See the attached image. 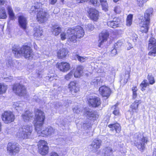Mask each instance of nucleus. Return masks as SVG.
I'll list each match as a JSON object with an SVG mask.
<instances>
[{"mask_svg": "<svg viewBox=\"0 0 156 156\" xmlns=\"http://www.w3.org/2000/svg\"><path fill=\"white\" fill-rule=\"evenodd\" d=\"M68 53L67 49L62 48L60 49L57 53V56L59 58L62 59L65 57Z\"/></svg>", "mask_w": 156, "mask_h": 156, "instance_id": "nucleus-22", "label": "nucleus"}, {"mask_svg": "<svg viewBox=\"0 0 156 156\" xmlns=\"http://www.w3.org/2000/svg\"><path fill=\"white\" fill-rule=\"evenodd\" d=\"M23 102L19 101L14 102L12 105L13 108H15L18 111L23 110Z\"/></svg>", "mask_w": 156, "mask_h": 156, "instance_id": "nucleus-26", "label": "nucleus"}, {"mask_svg": "<svg viewBox=\"0 0 156 156\" xmlns=\"http://www.w3.org/2000/svg\"><path fill=\"white\" fill-rule=\"evenodd\" d=\"M9 18L10 20H14L15 19V15L14 12L12 13H11L9 14Z\"/></svg>", "mask_w": 156, "mask_h": 156, "instance_id": "nucleus-57", "label": "nucleus"}, {"mask_svg": "<svg viewBox=\"0 0 156 156\" xmlns=\"http://www.w3.org/2000/svg\"><path fill=\"white\" fill-rule=\"evenodd\" d=\"M69 88L70 91L73 96L75 95L76 93L79 90V88L76 86V83L75 81L70 82L69 85Z\"/></svg>", "mask_w": 156, "mask_h": 156, "instance_id": "nucleus-19", "label": "nucleus"}, {"mask_svg": "<svg viewBox=\"0 0 156 156\" xmlns=\"http://www.w3.org/2000/svg\"><path fill=\"white\" fill-rule=\"evenodd\" d=\"M114 11L116 13H119L121 12L120 7L119 6L115 7L114 8Z\"/></svg>", "mask_w": 156, "mask_h": 156, "instance_id": "nucleus-51", "label": "nucleus"}, {"mask_svg": "<svg viewBox=\"0 0 156 156\" xmlns=\"http://www.w3.org/2000/svg\"><path fill=\"white\" fill-rule=\"evenodd\" d=\"M147 141V138L144 137L140 133H136L135 135V146L140 150L142 151L145 149V144Z\"/></svg>", "mask_w": 156, "mask_h": 156, "instance_id": "nucleus-5", "label": "nucleus"}, {"mask_svg": "<svg viewBox=\"0 0 156 156\" xmlns=\"http://www.w3.org/2000/svg\"><path fill=\"white\" fill-rule=\"evenodd\" d=\"M50 4L54 5L56 2L57 0H48Z\"/></svg>", "mask_w": 156, "mask_h": 156, "instance_id": "nucleus-59", "label": "nucleus"}, {"mask_svg": "<svg viewBox=\"0 0 156 156\" xmlns=\"http://www.w3.org/2000/svg\"><path fill=\"white\" fill-rule=\"evenodd\" d=\"M84 67L82 66H78L76 70L75 71L74 73V75L75 77H80L83 73V69Z\"/></svg>", "mask_w": 156, "mask_h": 156, "instance_id": "nucleus-25", "label": "nucleus"}, {"mask_svg": "<svg viewBox=\"0 0 156 156\" xmlns=\"http://www.w3.org/2000/svg\"><path fill=\"white\" fill-rule=\"evenodd\" d=\"M7 17L5 10L3 8L0 9V19H5Z\"/></svg>", "mask_w": 156, "mask_h": 156, "instance_id": "nucleus-35", "label": "nucleus"}, {"mask_svg": "<svg viewBox=\"0 0 156 156\" xmlns=\"http://www.w3.org/2000/svg\"><path fill=\"white\" fill-rule=\"evenodd\" d=\"M149 85V83L147 82L146 80H144L140 84V86L141 87V90L143 91L145 90V88Z\"/></svg>", "mask_w": 156, "mask_h": 156, "instance_id": "nucleus-34", "label": "nucleus"}, {"mask_svg": "<svg viewBox=\"0 0 156 156\" xmlns=\"http://www.w3.org/2000/svg\"><path fill=\"white\" fill-rule=\"evenodd\" d=\"M109 35V33L107 31H103L101 33L99 34V39L98 40L99 44L98 45L99 47H101L102 43L107 40Z\"/></svg>", "mask_w": 156, "mask_h": 156, "instance_id": "nucleus-13", "label": "nucleus"}, {"mask_svg": "<svg viewBox=\"0 0 156 156\" xmlns=\"http://www.w3.org/2000/svg\"><path fill=\"white\" fill-rule=\"evenodd\" d=\"M77 38L75 35V34L73 33H70L68 39V41L70 42H74L76 41V39Z\"/></svg>", "mask_w": 156, "mask_h": 156, "instance_id": "nucleus-37", "label": "nucleus"}, {"mask_svg": "<svg viewBox=\"0 0 156 156\" xmlns=\"http://www.w3.org/2000/svg\"><path fill=\"white\" fill-rule=\"evenodd\" d=\"M66 119L61 120L58 119L57 122V124L61 126H65L66 125Z\"/></svg>", "mask_w": 156, "mask_h": 156, "instance_id": "nucleus-45", "label": "nucleus"}, {"mask_svg": "<svg viewBox=\"0 0 156 156\" xmlns=\"http://www.w3.org/2000/svg\"><path fill=\"white\" fill-rule=\"evenodd\" d=\"M86 114L90 118H91L94 120H96L98 117V115L96 112H90L88 110L86 111Z\"/></svg>", "mask_w": 156, "mask_h": 156, "instance_id": "nucleus-28", "label": "nucleus"}, {"mask_svg": "<svg viewBox=\"0 0 156 156\" xmlns=\"http://www.w3.org/2000/svg\"><path fill=\"white\" fill-rule=\"evenodd\" d=\"M89 17L90 18L94 21L97 20L98 18L99 13L97 10L91 8L88 12Z\"/></svg>", "mask_w": 156, "mask_h": 156, "instance_id": "nucleus-17", "label": "nucleus"}, {"mask_svg": "<svg viewBox=\"0 0 156 156\" xmlns=\"http://www.w3.org/2000/svg\"><path fill=\"white\" fill-rule=\"evenodd\" d=\"M48 14L43 10L37 12V20L40 23H43L45 22L47 20Z\"/></svg>", "mask_w": 156, "mask_h": 156, "instance_id": "nucleus-12", "label": "nucleus"}, {"mask_svg": "<svg viewBox=\"0 0 156 156\" xmlns=\"http://www.w3.org/2000/svg\"><path fill=\"white\" fill-rule=\"evenodd\" d=\"M89 102L93 107H96L100 105L101 104V101L99 98L93 97L90 98Z\"/></svg>", "mask_w": 156, "mask_h": 156, "instance_id": "nucleus-18", "label": "nucleus"}, {"mask_svg": "<svg viewBox=\"0 0 156 156\" xmlns=\"http://www.w3.org/2000/svg\"><path fill=\"white\" fill-rule=\"evenodd\" d=\"M137 96V94L136 93V92H133V99H135Z\"/></svg>", "mask_w": 156, "mask_h": 156, "instance_id": "nucleus-62", "label": "nucleus"}, {"mask_svg": "<svg viewBox=\"0 0 156 156\" xmlns=\"http://www.w3.org/2000/svg\"><path fill=\"white\" fill-rule=\"evenodd\" d=\"M38 151L42 155H45L48 152V147L47 143L44 140H41L38 144Z\"/></svg>", "mask_w": 156, "mask_h": 156, "instance_id": "nucleus-9", "label": "nucleus"}, {"mask_svg": "<svg viewBox=\"0 0 156 156\" xmlns=\"http://www.w3.org/2000/svg\"><path fill=\"white\" fill-rule=\"evenodd\" d=\"M82 108L81 107H76L73 108V111L74 113L79 114L82 111Z\"/></svg>", "mask_w": 156, "mask_h": 156, "instance_id": "nucleus-46", "label": "nucleus"}, {"mask_svg": "<svg viewBox=\"0 0 156 156\" xmlns=\"http://www.w3.org/2000/svg\"><path fill=\"white\" fill-rule=\"evenodd\" d=\"M71 33L75 34V35L77 38H80L82 37L84 34V32L82 27L80 26H77L74 29H69L68 30V34Z\"/></svg>", "mask_w": 156, "mask_h": 156, "instance_id": "nucleus-11", "label": "nucleus"}, {"mask_svg": "<svg viewBox=\"0 0 156 156\" xmlns=\"http://www.w3.org/2000/svg\"><path fill=\"white\" fill-rule=\"evenodd\" d=\"M118 103H117L112 107V109L113 110V113L115 115H119L120 114L119 108L118 107Z\"/></svg>", "mask_w": 156, "mask_h": 156, "instance_id": "nucleus-33", "label": "nucleus"}, {"mask_svg": "<svg viewBox=\"0 0 156 156\" xmlns=\"http://www.w3.org/2000/svg\"><path fill=\"white\" fill-rule=\"evenodd\" d=\"M100 94L103 97H108L111 93V90L109 88L106 86H102L99 89Z\"/></svg>", "mask_w": 156, "mask_h": 156, "instance_id": "nucleus-16", "label": "nucleus"}, {"mask_svg": "<svg viewBox=\"0 0 156 156\" xmlns=\"http://www.w3.org/2000/svg\"><path fill=\"white\" fill-rule=\"evenodd\" d=\"M68 30H67L66 32H62L60 35L61 38L62 40H65L67 37H68L70 35V33L68 34L67 33Z\"/></svg>", "mask_w": 156, "mask_h": 156, "instance_id": "nucleus-39", "label": "nucleus"}, {"mask_svg": "<svg viewBox=\"0 0 156 156\" xmlns=\"http://www.w3.org/2000/svg\"><path fill=\"white\" fill-rule=\"evenodd\" d=\"M139 102V101L136 100L131 105L130 108L132 109L133 111L136 110L137 109L139 103H140Z\"/></svg>", "mask_w": 156, "mask_h": 156, "instance_id": "nucleus-36", "label": "nucleus"}, {"mask_svg": "<svg viewBox=\"0 0 156 156\" xmlns=\"http://www.w3.org/2000/svg\"><path fill=\"white\" fill-rule=\"evenodd\" d=\"M76 57L78 60L81 62H84L88 59V58L85 56H82L77 55Z\"/></svg>", "mask_w": 156, "mask_h": 156, "instance_id": "nucleus-41", "label": "nucleus"}, {"mask_svg": "<svg viewBox=\"0 0 156 156\" xmlns=\"http://www.w3.org/2000/svg\"><path fill=\"white\" fill-rule=\"evenodd\" d=\"M100 1L103 9L106 11L108 7V4L106 0H100Z\"/></svg>", "mask_w": 156, "mask_h": 156, "instance_id": "nucleus-40", "label": "nucleus"}, {"mask_svg": "<svg viewBox=\"0 0 156 156\" xmlns=\"http://www.w3.org/2000/svg\"><path fill=\"white\" fill-rule=\"evenodd\" d=\"M33 130L31 124L23 126L19 128L17 133V136L18 138L23 139L30 138L31 136Z\"/></svg>", "mask_w": 156, "mask_h": 156, "instance_id": "nucleus-4", "label": "nucleus"}, {"mask_svg": "<svg viewBox=\"0 0 156 156\" xmlns=\"http://www.w3.org/2000/svg\"><path fill=\"white\" fill-rule=\"evenodd\" d=\"M85 27L87 29L89 30H93L94 29V26L90 23L86 25Z\"/></svg>", "mask_w": 156, "mask_h": 156, "instance_id": "nucleus-50", "label": "nucleus"}, {"mask_svg": "<svg viewBox=\"0 0 156 156\" xmlns=\"http://www.w3.org/2000/svg\"><path fill=\"white\" fill-rule=\"evenodd\" d=\"M18 22L20 27L25 29L26 28L27 24L26 18L23 16H20L18 18Z\"/></svg>", "mask_w": 156, "mask_h": 156, "instance_id": "nucleus-23", "label": "nucleus"}, {"mask_svg": "<svg viewBox=\"0 0 156 156\" xmlns=\"http://www.w3.org/2000/svg\"><path fill=\"white\" fill-rule=\"evenodd\" d=\"M137 4L140 7H142L144 4L146 2V0H137Z\"/></svg>", "mask_w": 156, "mask_h": 156, "instance_id": "nucleus-47", "label": "nucleus"}, {"mask_svg": "<svg viewBox=\"0 0 156 156\" xmlns=\"http://www.w3.org/2000/svg\"><path fill=\"white\" fill-rule=\"evenodd\" d=\"M12 90L15 94L20 96H24L26 95L27 93L25 87L20 84H16L14 85Z\"/></svg>", "mask_w": 156, "mask_h": 156, "instance_id": "nucleus-8", "label": "nucleus"}, {"mask_svg": "<svg viewBox=\"0 0 156 156\" xmlns=\"http://www.w3.org/2000/svg\"><path fill=\"white\" fill-rule=\"evenodd\" d=\"M90 2L93 4L94 6H96L98 5L97 0H89Z\"/></svg>", "mask_w": 156, "mask_h": 156, "instance_id": "nucleus-54", "label": "nucleus"}, {"mask_svg": "<svg viewBox=\"0 0 156 156\" xmlns=\"http://www.w3.org/2000/svg\"><path fill=\"white\" fill-rule=\"evenodd\" d=\"M22 117L25 122H29L34 118V114L29 111H27L22 115Z\"/></svg>", "mask_w": 156, "mask_h": 156, "instance_id": "nucleus-20", "label": "nucleus"}, {"mask_svg": "<svg viewBox=\"0 0 156 156\" xmlns=\"http://www.w3.org/2000/svg\"><path fill=\"white\" fill-rule=\"evenodd\" d=\"M34 6L37 9V12L39 10H43L41 7L42 6V4L40 2H36L34 3Z\"/></svg>", "mask_w": 156, "mask_h": 156, "instance_id": "nucleus-42", "label": "nucleus"}, {"mask_svg": "<svg viewBox=\"0 0 156 156\" xmlns=\"http://www.w3.org/2000/svg\"><path fill=\"white\" fill-rule=\"evenodd\" d=\"M19 144L17 143H9L7 145V151L11 155H15L20 151Z\"/></svg>", "mask_w": 156, "mask_h": 156, "instance_id": "nucleus-6", "label": "nucleus"}, {"mask_svg": "<svg viewBox=\"0 0 156 156\" xmlns=\"http://www.w3.org/2000/svg\"><path fill=\"white\" fill-rule=\"evenodd\" d=\"M16 68V65L13 60L9 59L5 61V68L7 70H13Z\"/></svg>", "mask_w": 156, "mask_h": 156, "instance_id": "nucleus-21", "label": "nucleus"}, {"mask_svg": "<svg viewBox=\"0 0 156 156\" xmlns=\"http://www.w3.org/2000/svg\"><path fill=\"white\" fill-rule=\"evenodd\" d=\"M133 15L131 14H130L128 16L126 20H131L132 21V19H133Z\"/></svg>", "mask_w": 156, "mask_h": 156, "instance_id": "nucleus-58", "label": "nucleus"}, {"mask_svg": "<svg viewBox=\"0 0 156 156\" xmlns=\"http://www.w3.org/2000/svg\"><path fill=\"white\" fill-rule=\"evenodd\" d=\"M104 151L105 156H110L112 153L113 150L110 147H106Z\"/></svg>", "mask_w": 156, "mask_h": 156, "instance_id": "nucleus-32", "label": "nucleus"}, {"mask_svg": "<svg viewBox=\"0 0 156 156\" xmlns=\"http://www.w3.org/2000/svg\"><path fill=\"white\" fill-rule=\"evenodd\" d=\"M119 23V22L116 21L115 19H114L113 20L110 21L108 22L107 25L108 26L110 27L115 28L118 27Z\"/></svg>", "mask_w": 156, "mask_h": 156, "instance_id": "nucleus-31", "label": "nucleus"}, {"mask_svg": "<svg viewBox=\"0 0 156 156\" xmlns=\"http://www.w3.org/2000/svg\"><path fill=\"white\" fill-rule=\"evenodd\" d=\"M34 113V125L38 136H48L54 134L55 129L51 126H48L43 130L41 129L45 119L44 113L41 110L36 109Z\"/></svg>", "mask_w": 156, "mask_h": 156, "instance_id": "nucleus-1", "label": "nucleus"}, {"mask_svg": "<svg viewBox=\"0 0 156 156\" xmlns=\"http://www.w3.org/2000/svg\"><path fill=\"white\" fill-rule=\"evenodd\" d=\"M52 29L53 30L52 33L55 36L58 35L61 31V28L57 25L53 26Z\"/></svg>", "mask_w": 156, "mask_h": 156, "instance_id": "nucleus-29", "label": "nucleus"}, {"mask_svg": "<svg viewBox=\"0 0 156 156\" xmlns=\"http://www.w3.org/2000/svg\"><path fill=\"white\" fill-rule=\"evenodd\" d=\"M37 12V9L34 6H32L31 7L30 10V12L31 13L32 12Z\"/></svg>", "mask_w": 156, "mask_h": 156, "instance_id": "nucleus-56", "label": "nucleus"}, {"mask_svg": "<svg viewBox=\"0 0 156 156\" xmlns=\"http://www.w3.org/2000/svg\"><path fill=\"white\" fill-rule=\"evenodd\" d=\"M4 81L6 82H10L13 80V77L10 76L8 77H6L4 79Z\"/></svg>", "mask_w": 156, "mask_h": 156, "instance_id": "nucleus-52", "label": "nucleus"}, {"mask_svg": "<svg viewBox=\"0 0 156 156\" xmlns=\"http://www.w3.org/2000/svg\"><path fill=\"white\" fill-rule=\"evenodd\" d=\"M153 12L152 8H149L146 11L144 17L141 19L140 24L141 26L140 30L142 32L145 33L147 32L150 18L152 16Z\"/></svg>", "mask_w": 156, "mask_h": 156, "instance_id": "nucleus-3", "label": "nucleus"}, {"mask_svg": "<svg viewBox=\"0 0 156 156\" xmlns=\"http://www.w3.org/2000/svg\"><path fill=\"white\" fill-rule=\"evenodd\" d=\"M102 80L100 77H97L93 80L91 83L92 85L95 86L97 85H100L101 83L102 82Z\"/></svg>", "mask_w": 156, "mask_h": 156, "instance_id": "nucleus-30", "label": "nucleus"}, {"mask_svg": "<svg viewBox=\"0 0 156 156\" xmlns=\"http://www.w3.org/2000/svg\"><path fill=\"white\" fill-rule=\"evenodd\" d=\"M101 144V140L97 139L94 140L90 145L92 151L94 152H96L100 148Z\"/></svg>", "mask_w": 156, "mask_h": 156, "instance_id": "nucleus-15", "label": "nucleus"}, {"mask_svg": "<svg viewBox=\"0 0 156 156\" xmlns=\"http://www.w3.org/2000/svg\"><path fill=\"white\" fill-rule=\"evenodd\" d=\"M117 49L116 48H115L112 49L111 52V55L112 56H114L117 54Z\"/></svg>", "mask_w": 156, "mask_h": 156, "instance_id": "nucleus-53", "label": "nucleus"}, {"mask_svg": "<svg viewBox=\"0 0 156 156\" xmlns=\"http://www.w3.org/2000/svg\"><path fill=\"white\" fill-rule=\"evenodd\" d=\"M9 14L13 12V11L12 9V8L11 6H8L7 8Z\"/></svg>", "mask_w": 156, "mask_h": 156, "instance_id": "nucleus-55", "label": "nucleus"}, {"mask_svg": "<svg viewBox=\"0 0 156 156\" xmlns=\"http://www.w3.org/2000/svg\"><path fill=\"white\" fill-rule=\"evenodd\" d=\"M2 120L5 124H9L13 122L15 119V115L13 113L9 111H5L2 113Z\"/></svg>", "mask_w": 156, "mask_h": 156, "instance_id": "nucleus-7", "label": "nucleus"}, {"mask_svg": "<svg viewBox=\"0 0 156 156\" xmlns=\"http://www.w3.org/2000/svg\"><path fill=\"white\" fill-rule=\"evenodd\" d=\"M43 31L39 26H37L34 28V36L35 38L38 39L42 35Z\"/></svg>", "mask_w": 156, "mask_h": 156, "instance_id": "nucleus-24", "label": "nucleus"}, {"mask_svg": "<svg viewBox=\"0 0 156 156\" xmlns=\"http://www.w3.org/2000/svg\"><path fill=\"white\" fill-rule=\"evenodd\" d=\"M132 21L126 20V25L128 26H130L132 23Z\"/></svg>", "mask_w": 156, "mask_h": 156, "instance_id": "nucleus-60", "label": "nucleus"}, {"mask_svg": "<svg viewBox=\"0 0 156 156\" xmlns=\"http://www.w3.org/2000/svg\"><path fill=\"white\" fill-rule=\"evenodd\" d=\"M137 90V89L136 87H133L132 88V90L133 92H136Z\"/></svg>", "mask_w": 156, "mask_h": 156, "instance_id": "nucleus-61", "label": "nucleus"}, {"mask_svg": "<svg viewBox=\"0 0 156 156\" xmlns=\"http://www.w3.org/2000/svg\"><path fill=\"white\" fill-rule=\"evenodd\" d=\"M108 127L111 129V130H113L114 128L115 129L116 133H119L121 131V127L120 125L116 123L113 124H110L108 126Z\"/></svg>", "mask_w": 156, "mask_h": 156, "instance_id": "nucleus-27", "label": "nucleus"}, {"mask_svg": "<svg viewBox=\"0 0 156 156\" xmlns=\"http://www.w3.org/2000/svg\"><path fill=\"white\" fill-rule=\"evenodd\" d=\"M7 89V86L0 83V94L5 93Z\"/></svg>", "mask_w": 156, "mask_h": 156, "instance_id": "nucleus-38", "label": "nucleus"}, {"mask_svg": "<svg viewBox=\"0 0 156 156\" xmlns=\"http://www.w3.org/2000/svg\"><path fill=\"white\" fill-rule=\"evenodd\" d=\"M56 67L62 72H66L70 68L69 64L67 62H58L56 64Z\"/></svg>", "mask_w": 156, "mask_h": 156, "instance_id": "nucleus-14", "label": "nucleus"}, {"mask_svg": "<svg viewBox=\"0 0 156 156\" xmlns=\"http://www.w3.org/2000/svg\"><path fill=\"white\" fill-rule=\"evenodd\" d=\"M148 48L151 50L148 53L150 56H155L156 54V39L154 38H151L149 41Z\"/></svg>", "mask_w": 156, "mask_h": 156, "instance_id": "nucleus-10", "label": "nucleus"}, {"mask_svg": "<svg viewBox=\"0 0 156 156\" xmlns=\"http://www.w3.org/2000/svg\"><path fill=\"white\" fill-rule=\"evenodd\" d=\"M122 44V42L120 41H118L115 44L114 48L118 50V49L121 47Z\"/></svg>", "mask_w": 156, "mask_h": 156, "instance_id": "nucleus-48", "label": "nucleus"}, {"mask_svg": "<svg viewBox=\"0 0 156 156\" xmlns=\"http://www.w3.org/2000/svg\"><path fill=\"white\" fill-rule=\"evenodd\" d=\"M90 124L89 122L85 123L83 124L82 127L85 129L90 128L91 127Z\"/></svg>", "mask_w": 156, "mask_h": 156, "instance_id": "nucleus-49", "label": "nucleus"}, {"mask_svg": "<svg viewBox=\"0 0 156 156\" xmlns=\"http://www.w3.org/2000/svg\"><path fill=\"white\" fill-rule=\"evenodd\" d=\"M73 71H71L65 76V79L67 80L71 79L73 76Z\"/></svg>", "mask_w": 156, "mask_h": 156, "instance_id": "nucleus-44", "label": "nucleus"}, {"mask_svg": "<svg viewBox=\"0 0 156 156\" xmlns=\"http://www.w3.org/2000/svg\"><path fill=\"white\" fill-rule=\"evenodd\" d=\"M13 53L17 57L23 56L25 58L30 57L32 55V50L31 48L27 45H24L21 48H19L16 45H14L12 48Z\"/></svg>", "mask_w": 156, "mask_h": 156, "instance_id": "nucleus-2", "label": "nucleus"}, {"mask_svg": "<svg viewBox=\"0 0 156 156\" xmlns=\"http://www.w3.org/2000/svg\"><path fill=\"white\" fill-rule=\"evenodd\" d=\"M131 47L128 48V50H130L131 48Z\"/></svg>", "mask_w": 156, "mask_h": 156, "instance_id": "nucleus-64", "label": "nucleus"}, {"mask_svg": "<svg viewBox=\"0 0 156 156\" xmlns=\"http://www.w3.org/2000/svg\"><path fill=\"white\" fill-rule=\"evenodd\" d=\"M147 79L150 84L152 85L155 82L154 77L152 75H148L147 76Z\"/></svg>", "mask_w": 156, "mask_h": 156, "instance_id": "nucleus-43", "label": "nucleus"}, {"mask_svg": "<svg viewBox=\"0 0 156 156\" xmlns=\"http://www.w3.org/2000/svg\"><path fill=\"white\" fill-rule=\"evenodd\" d=\"M5 2L4 0H0V5H3Z\"/></svg>", "mask_w": 156, "mask_h": 156, "instance_id": "nucleus-63", "label": "nucleus"}]
</instances>
